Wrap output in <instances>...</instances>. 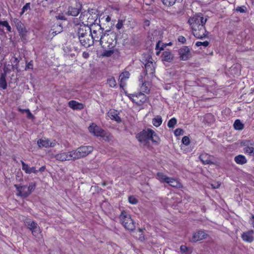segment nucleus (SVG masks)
Instances as JSON below:
<instances>
[{"instance_id": "nucleus-7", "label": "nucleus", "mask_w": 254, "mask_h": 254, "mask_svg": "<svg viewBox=\"0 0 254 254\" xmlns=\"http://www.w3.org/2000/svg\"><path fill=\"white\" fill-rule=\"evenodd\" d=\"M55 158L58 161H75L73 150L68 152H61L55 156Z\"/></svg>"}, {"instance_id": "nucleus-11", "label": "nucleus", "mask_w": 254, "mask_h": 254, "mask_svg": "<svg viewBox=\"0 0 254 254\" xmlns=\"http://www.w3.org/2000/svg\"><path fill=\"white\" fill-rule=\"evenodd\" d=\"M85 14V12H81L79 17L80 20L82 21L83 23L84 22H86V23L84 24V26L86 25L87 26H88L89 25H91V24H93L96 22H100V19H97V14H95L94 16H93L90 13L86 14V16H88V17L87 18V20L86 21H84V20Z\"/></svg>"}, {"instance_id": "nucleus-32", "label": "nucleus", "mask_w": 254, "mask_h": 254, "mask_svg": "<svg viewBox=\"0 0 254 254\" xmlns=\"http://www.w3.org/2000/svg\"><path fill=\"white\" fill-rule=\"evenodd\" d=\"M162 3L166 6L173 5L176 2H181L183 0H160Z\"/></svg>"}, {"instance_id": "nucleus-42", "label": "nucleus", "mask_w": 254, "mask_h": 254, "mask_svg": "<svg viewBox=\"0 0 254 254\" xmlns=\"http://www.w3.org/2000/svg\"><path fill=\"white\" fill-rule=\"evenodd\" d=\"M107 83L111 87H114L116 85V80L114 77H111L108 79Z\"/></svg>"}, {"instance_id": "nucleus-35", "label": "nucleus", "mask_w": 254, "mask_h": 254, "mask_svg": "<svg viewBox=\"0 0 254 254\" xmlns=\"http://www.w3.org/2000/svg\"><path fill=\"white\" fill-rule=\"evenodd\" d=\"M149 140H151L152 142L155 143H158L160 140L159 137L157 135L155 131L152 129L151 130V133L150 134Z\"/></svg>"}, {"instance_id": "nucleus-21", "label": "nucleus", "mask_w": 254, "mask_h": 254, "mask_svg": "<svg viewBox=\"0 0 254 254\" xmlns=\"http://www.w3.org/2000/svg\"><path fill=\"white\" fill-rule=\"evenodd\" d=\"M254 231L253 230H249L247 232H244L242 235V238L245 242L251 243L254 241L253 235Z\"/></svg>"}, {"instance_id": "nucleus-12", "label": "nucleus", "mask_w": 254, "mask_h": 254, "mask_svg": "<svg viewBox=\"0 0 254 254\" xmlns=\"http://www.w3.org/2000/svg\"><path fill=\"white\" fill-rule=\"evenodd\" d=\"M25 225L31 231L33 236L37 237L41 233L40 227L37 223L30 220H27L25 221Z\"/></svg>"}, {"instance_id": "nucleus-16", "label": "nucleus", "mask_w": 254, "mask_h": 254, "mask_svg": "<svg viewBox=\"0 0 254 254\" xmlns=\"http://www.w3.org/2000/svg\"><path fill=\"white\" fill-rule=\"evenodd\" d=\"M199 159L204 165L213 164L214 162L212 160L214 157L206 153H202L199 156Z\"/></svg>"}, {"instance_id": "nucleus-24", "label": "nucleus", "mask_w": 254, "mask_h": 254, "mask_svg": "<svg viewBox=\"0 0 254 254\" xmlns=\"http://www.w3.org/2000/svg\"><path fill=\"white\" fill-rule=\"evenodd\" d=\"M162 60L167 62H171L174 59V56L170 51H164L161 56Z\"/></svg>"}, {"instance_id": "nucleus-18", "label": "nucleus", "mask_w": 254, "mask_h": 254, "mask_svg": "<svg viewBox=\"0 0 254 254\" xmlns=\"http://www.w3.org/2000/svg\"><path fill=\"white\" fill-rule=\"evenodd\" d=\"M199 19V16L198 13L189 18L188 23L191 26L192 29L197 27V26H200V20Z\"/></svg>"}, {"instance_id": "nucleus-38", "label": "nucleus", "mask_w": 254, "mask_h": 254, "mask_svg": "<svg viewBox=\"0 0 254 254\" xmlns=\"http://www.w3.org/2000/svg\"><path fill=\"white\" fill-rule=\"evenodd\" d=\"M241 145L245 146V147L254 146V141L251 140H244L241 142Z\"/></svg>"}, {"instance_id": "nucleus-4", "label": "nucleus", "mask_w": 254, "mask_h": 254, "mask_svg": "<svg viewBox=\"0 0 254 254\" xmlns=\"http://www.w3.org/2000/svg\"><path fill=\"white\" fill-rule=\"evenodd\" d=\"M82 4L79 0H71L66 14L68 16H76L81 12Z\"/></svg>"}, {"instance_id": "nucleus-26", "label": "nucleus", "mask_w": 254, "mask_h": 254, "mask_svg": "<svg viewBox=\"0 0 254 254\" xmlns=\"http://www.w3.org/2000/svg\"><path fill=\"white\" fill-rule=\"evenodd\" d=\"M235 162L239 165H244L247 163V159L243 155H238L234 157Z\"/></svg>"}, {"instance_id": "nucleus-56", "label": "nucleus", "mask_w": 254, "mask_h": 254, "mask_svg": "<svg viewBox=\"0 0 254 254\" xmlns=\"http://www.w3.org/2000/svg\"><path fill=\"white\" fill-rule=\"evenodd\" d=\"M14 187L15 188L16 190L18 191V193L19 192V190H22V189H27L26 186H21L20 185H14Z\"/></svg>"}, {"instance_id": "nucleus-10", "label": "nucleus", "mask_w": 254, "mask_h": 254, "mask_svg": "<svg viewBox=\"0 0 254 254\" xmlns=\"http://www.w3.org/2000/svg\"><path fill=\"white\" fill-rule=\"evenodd\" d=\"M152 60L151 56H148L146 62L144 64L145 69L143 72L144 75H146L148 74H153L155 72V63L154 64Z\"/></svg>"}, {"instance_id": "nucleus-64", "label": "nucleus", "mask_w": 254, "mask_h": 254, "mask_svg": "<svg viewBox=\"0 0 254 254\" xmlns=\"http://www.w3.org/2000/svg\"><path fill=\"white\" fill-rule=\"evenodd\" d=\"M46 169V167L45 166H42L39 168V169L38 170V172H44Z\"/></svg>"}, {"instance_id": "nucleus-40", "label": "nucleus", "mask_w": 254, "mask_h": 254, "mask_svg": "<svg viewBox=\"0 0 254 254\" xmlns=\"http://www.w3.org/2000/svg\"><path fill=\"white\" fill-rule=\"evenodd\" d=\"M244 152L245 154L252 156L253 155V153L254 152V148L252 146L244 147Z\"/></svg>"}, {"instance_id": "nucleus-13", "label": "nucleus", "mask_w": 254, "mask_h": 254, "mask_svg": "<svg viewBox=\"0 0 254 254\" xmlns=\"http://www.w3.org/2000/svg\"><path fill=\"white\" fill-rule=\"evenodd\" d=\"M151 128H147V129H143L141 131L136 134V138L140 142L147 143L150 138V134L151 133Z\"/></svg>"}, {"instance_id": "nucleus-51", "label": "nucleus", "mask_w": 254, "mask_h": 254, "mask_svg": "<svg viewBox=\"0 0 254 254\" xmlns=\"http://www.w3.org/2000/svg\"><path fill=\"white\" fill-rule=\"evenodd\" d=\"M182 142L184 145L186 146L188 145L190 143L189 137L187 136H184L182 139Z\"/></svg>"}, {"instance_id": "nucleus-48", "label": "nucleus", "mask_w": 254, "mask_h": 254, "mask_svg": "<svg viewBox=\"0 0 254 254\" xmlns=\"http://www.w3.org/2000/svg\"><path fill=\"white\" fill-rule=\"evenodd\" d=\"M129 73L127 71L126 72L122 73L120 75V78H121V81L123 79H126L129 78Z\"/></svg>"}, {"instance_id": "nucleus-30", "label": "nucleus", "mask_w": 254, "mask_h": 254, "mask_svg": "<svg viewBox=\"0 0 254 254\" xmlns=\"http://www.w3.org/2000/svg\"><path fill=\"white\" fill-rule=\"evenodd\" d=\"M156 179L161 183H167L170 177H167L166 175L162 172H158L156 174Z\"/></svg>"}, {"instance_id": "nucleus-28", "label": "nucleus", "mask_w": 254, "mask_h": 254, "mask_svg": "<svg viewBox=\"0 0 254 254\" xmlns=\"http://www.w3.org/2000/svg\"><path fill=\"white\" fill-rule=\"evenodd\" d=\"M6 73L5 72L2 73L0 77V87L3 89H6L7 86L6 81Z\"/></svg>"}, {"instance_id": "nucleus-6", "label": "nucleus", "mask_w": 254, "mask_h": 254, "mask_svg": "<svg viewBox=\"0 0 254 254\" xmlns=\"http://www.w3.org/2000/svg\"><path fill=\"white\" fill-rule=\"evenodd\" d=\"M13 21L21 39L23 41H27L28 39V31L26 28L24 24L17 18H14Z\"/></svg>"}, {"instance_id": "nucleus-17", "label": "nucleus", "mask_w": 254, "mask_h": 254, "mask_svg": "<svg viewBox=\"0 0 254 254\" xmlns=\"http://www.w3.org/2000/svg\"><path fill=\"white\" fill-rule=\"evenodd\" d=\"M119 115V112L115 109H111L107 113L108 116L111 120H114L118 123H120L122 120Z\"/></svg>"}, {"instance_id": "nucleus-63", "label": "nucleus", "mask_w": 254, "mask_h": 254, "mask_svg": "<svg viewBox=\"0 0 254 254\" xmlns=\"http://www.w3.org/2000/svg\"><path fill=\"white\" fill-rule=\"evenodd\" d=\"M89 54L88 53H87V52H83L82 53L83 57L85 58V59L88 58L89 57Z\"/></svg>"}, {"instance_id": "nucleus-37", "label": "nucleus", "mask_w": 254, "mask_h": 254, "mask_svg": "<svg viewBox=\"0 0 254 254\" xmlns=\"http://www.w3.org/2000/svg\"><path fill=\"white\" fill-rule=\"evenodd\" d=\"M104 51L103 53V55L104 57H110L114 53V48L113 49H104Z\"/></svg>"}, {"instance_id": "nucleus-15", "label": "nucleus", "mask_w": 254, "mask_h": 254, "mask_svg": "<svg viewBox=\"0 0 254 254\" xmlns=\"http://www.w3.org/2000/svg\"><path fill=\"white\" fill-rule=\"evenodd\" d=\"M180 59L182 61H187L191 57L190 49L187 46H183L179 50Z\"/></svg>"}, {"instance_id": "nucleus-44", "label": "nucleus", "mask_w": 254, "mask_h": 254, "mask_svg": "<svg viewBox=\"0 0 254 254\" xmlns=\"http://www.w3.org/2000/svg\"><path fill=\"white\" fill-rule=\"evenodd\" d=\"M0 25H1L2 27H5L8 32L11 31V28L7 21H0Z\"/></svg>"}, {"instance_id": "nucleus-58", "label": "nucleus", "mask_w": 254, "mask_h": 254, "mask_svg": "<svg viewBox=\"0 0 254 254\" xmlns=\"http://www.w3.org/2000/svg\"><path fill=\"white\" fill-rule=\"evenodd\" d=\"M178 40L179 42H181L183 44L185 43L186 41V39L185 37L183 36H180L178 38Z\"/></svg>"}, {"instance_id": "nucleus-47", "label": "nucleus", "mask_w": 254, "mask_h": 254, "mask_svg": "<svg viewBox=\"0 0 254 254\" xmlns=\"http://www.w3.org/2000/svg\"><path fill=\"white\" fill-rule=\"evenodd\" d=\"M209 44V42L207 41H205L204 42H199L197 41L195 43V46L197 47H199L200 46H203L205 47H207Z\"/></svg>"}, {"instance_id": "nucleus-5", "label": "nucleus", "mask_w": 254, "mask_h": 254, "mask_svg": "<svg viewBox=\"0 0 254 254\" xmlns=\"http://www.w3.org/2000/svg\"><path fill=\"white\" fill-rule=\"evenodd\" d=\"M93 151L92 146H81L75 150H73L74 159L77 160L85 157Z\"/></svg>"}, {"instance_id": "nucleus-20", "label": "nucleus", "mask_w": 254, "mask_h": 254, "mask_svg": "<svg viewBox=\"0 0 254 254\" xmlns=\"http://www.w3.org/2000/svg\"><path fill=\"white\" fill-rule=\"evenodd\" d=\"M207 236V235L205 232L203 231H198L193 234L192 238V241L196 242L205 239Z\"/></svg>"}, {"instance_id": "nucleus-1", "label": "nucleus", "mask_w": 254, "mask_h": 254, "mask_svg": "<svg viewBox=\"0 0 254 254\" xmlns=\"http://www.w3.org/2000/svg\"><path fill=\"white\" fill-rule=\"evenodd\" d=\"M76 36L81 46L88 48L93 45V39H92L91 34L87 30L86 26L80 25L78 28Z\"/></svg>"}, {"instance_id": "nucleus-54", "label": "nucleus", "mask_w": 254, "mask_h": 254, "mask_svg": "<svg viewBox=\"0 0 254 254\" xmlns=\"http://www.w3.org/2000/svg\"><path fill=\"white\" fill-rule=\"evenodd\" d=\"M23 111L27 113V117L28 119H33L34 118V115L31 113V112L30 111V110L28 109H24V110H23Z\"/></svg>"}, {"instance_id": "nucleus-23", "label": "nucleus", "mask_w": 254, "mask_h": 254, "mask_svg": "<svg viewBox=\"0 0 254 254\" xmlns=\"http://www.w3.org/2000/svg\"><path fill=\"white\" fill-rule=\"evenodd\" d=\"M167 183L170 186L176 189H180L183 188V186L182 183L179 180L173 178H170Z\"/></svg>"}, {"instance_id": "nucleus-9", "label": "nucleus", "mask_w": 254, "mask_h": 254, "mask_svg": "<svg viewBox=\"0 0 254 254\" xmlns=\"http://www.w3.org/2000/svg\"><path fill=\"white\" fill-rule=\"evenodd\" d=\"M89 131L96 136H106V131L96 124L92 123L88 127Z\"/></svg>"}, {"instance_id": "nucleus-59", "label": "nucleus", "mask_w": 254, "mask_h": 254, "mask_svg": "<svg viewBox=\"0 0 254 254\" xmlns=\"http://www.w3.org/2000/svg\"><path fill=\"white\" fill-rule=\"evenodd\" d=\"M160 41H159V42L157 43V44H156V50H158V49H159V50H160V51H161V50H164V48H165V46H166V45H163L161 47H160Z\"/></svg>"}, {"instance_id": "nucleus-60", "label": "nucleus", "mask_w": 254, "mask_h": 254, "mask_svg": "<svg viewBox=\"0 0 254 254\" xmlns=\"http://www.w3.org/2000/svg\"><path fill=\"white\" fill-rule=\"evenodd\" d=\"M33 62L31 61L26 64L25 69H33Z\"/></svg>"}, {"instance_id": "nucleus-61", "label": "nucleus", "mask_w": 254, "mask_h": 254, "mask_svg": "<svg viewBox=\"0 0 254 254\" xmlns=\"http://www.w3.org/2000/svg\"><path fill=\"white\" fill-rule=\"evenodd\" d=\"M50 32H52V34H53V36H55L56 35L59 34V33H57V31H56V29H55L54 26L53 27V28L52 29H51Z\"/></svg>"}, {"instance_id": "nucleus-52", "label": "nucleus", "mask_w": 254, "mask_h": 254, "mask_svg": "<svg viewBox=\"0 0 254 254\" xmlns=\"http://www.w3.org/2000/svg\"><path fill=\"white\" fill-rule=\"evenodd\" d=\"M136 94H130L127 95V96L133 102L136 104L137 99L136 98Z\"/></svg>"}, {"instance_id": "nucleus-14", "label": "nucleus", "mask_w": 254, "mask_h": 254, "mask_svg": "<svg viewBox=\"0 0 254 254\" xmlns=\"http://www.w3.org/2000/svg\"><path fill=\"white\" fill-rule=\"evenodd\" d=\"M92 39H93V43L95 42H99L100 45H102L103 43V39L104 37V29L90 32Z\"/></svg>"}, {"instance_id": "nucleus-34", "label": "nucleus", "mask_w": 254, "mask_h": 254, "mask_svg": "<svg viewBox=\"0 0 254 254\" xmlns=\"http://www.w3.org/2000/svg\"><path fill=\"white\" fill-rule=\"evenodd\" d=\"M162 123V118L160 116H157L152 119V124L156 127H159Z\"/></svg>"}, {"instance_id": "nucleus-39", "label": "nucleus", "mask_w": 254, "mask_h": 254, "mask_svg": "<svg viewBox=\"0 0 254 254\" xmlns=\"http://www.w3.org/2000/svg\"><path fill=\"white\" fill-rule=\"evenodd\" d=\"M180 251L182 254H191V251H190L188 247L185 245H182L180 247Z\"/></svg>"}, {"instance_id": "nucleus-3", "label": "nucleus", "mask_w": 254, "mask_h": 254, "mask_svg": "<svg viewBox=\"0 0 254 254\" xmlns=\"http://www.w3.org/2000/svg\"><path fill=\"white\" fill-rule=\"evenodd\" d=\"M120 223L124 227L129 231H133L135 229V222L131 216L127 211H123L119 215Z\"/></svg>"}, {"instance_id": "nucleus-2", "label": "nucleus", "mask_w": 254, "mask_h": 254, "mask_svg": "<svg viewBox=\"0 0 254 254\" xmlns=\"http://www.w3.org/2000/svg\"><path fill=\"white\" fill-rule=\"evenodd\" d=\"M117 34L110 30L106 31L104 33L103 43L100 45L103 49H113L117 44Z\"/></svg>"}, {"instance_id": "nucleus-27", "label": "nucleus", "mask_w": 254, "mask_h": 254, "mask_svg": "<svg viewBox=\"0 0 254 254\" xmlns=\"http://www.w3.org/2000/svg\"><path fill=\"white\" fill-rule=\"evenodd\" d=\"M102 29H103V28H102L101 26L99 24V22H98V21L96 22L95 23H93V24H91V25L87 26V30H88L89 32H92L94 31V30L95 31H98Z\"/></svg>"}, {"instance_id": "nucleus-53", "label": "nucleus", "mask_w": 254, "mask_h": 254, "mask_svg": "<svg viewBox=\"0 0 254 254\" xmlns=\"http://www.w3.org/2000/svg\"><path fill=\"white\" fill-rule=\"evenodd\" d=\"M128 201L132 204H136L138 202L137 200L133 196L128 197Z\"/></svg>"}, {"instance_id": "nucleus-19", "label": "nucleus", "mask_w": 254, "mask_h": 254, "mask_svg": "<svg viewBox=\"0 0 254 254\" xmlns=\"http://www.w3.org/2000/svg\"><path fill=\"white\" fill-rule=\"evenodd\" d=\"M21 163L22 164V169L25 173L28 174H30L31 173L36 174L38 172V170H36L35 167H30L28 164H26L22 160L21 161Z\"/></svg>"}, {"instance_id": "nucleus-33", "label": "nucleus", "mask_w": 254, "mask_h": 254, "mask_svg": "<svg viewBox=\"0 0 254 254\" xmlns=\"http://www.w3.org/2000/svg\"><path fill=\"white\" fill-rule=\"evenodd\" d=\"M38 144L40 147L42 146L47 148L49 146H52V145L50 144V140L48 139H40L38 141Z\"/></svg>"}, {"instance_id": "nucleus-62", "label": "nucleus", "mask_w": 254, "mask_h": 254, "mask_svg": "<svg viewBox=\"0 0 254 254\" xmlns=\"http://www.w3.org/2000/svg\"><path fill=\"white\" fill-rule=\"evenodd\" d=\"M57 17L58 19L63 20H65L66 19L65 16L63 15H59Z\"/></svg>"}, {"instance_id": "nucleus-57", "label": "nucleus", "mask_w": 254, "mask_h": 254, "mask_svg": "<svg viewBox=\"0 0 254 254\" xmlns=\"http://www.w3.org/2000/svg\"><path fill=\"white\" fill-rule=\"evenodd\" d=\"M54 27L57 31V33H60L63 31V27L61 24H57L54 26Z\"/></svg>"}, {"instance_id": "nucleus-49", "label": "nucleus", "mask_w": 254, "mask_h": 254, "mask_svg": "<svg viewBox=\"0 0 254 254\" xmlns=\"http://www.w3.org/2000/svg\"><path fill=\"white\" fill-rule=\"evenodd\" d=\"M198 14L199 16V19L200 20V25H203L204 26L207 20V19L206 18L203 17L201 13H199Z\"/></svg>"}, {"instance_id": "nucleus-50", "label": "nucleus", "mask_w": 254, "mask_h": 254, "mask_svg": "<svg viewBox=\"0 0 254 254\" xmlns=\"http://www.w3.org/2000/svg\"><path fill=\"white\" fill-rule=\"evenodd\" d=\"M124 25V21L122 19H119L118 23L116 25V28L119 30L122 29Z\"/></svg>"}, {"instance_id": "nucleus-55", "label": "nucleus", "mask_w": 254, "mask_h": 254, "mask_svg": "<svg viewBox=\"0 0 254 254\" xmlns=\"http://www.w3.org/2000/svg\"><path fill=\"white\" fill-rule=\"evenodd\" d=\"M184 130L180 128L176 129L174 131V134L176 136H179L183 134Z\"/></svg>"}, {"instance_id": "nucleus-45", "label": "nucleus", "mask_w": 254, "mask_h": 254, "mask_svg": "<svg viewBox=\"0 0 254 254\" xmlns=\"http://www.w3.org/2000/svg\"><path fill=\"white\" fill-rule=\"evenodd\" d=\"M235 11L240 13H246L247 12V7L245 5L238 6L236 8Z\"/></svg>"}, {"instance_id": "nucleus-36", "label": "nucleus", "mask_w": 254, "mask_h": 254, "mask_svg": "<svg viewBox=\"0 0 254 254\" xmlns=\"http://www.w3.org/2000/svg\"><path fill=\"white\" fill-rule=\"evenodd\" d=\"M26 190V189H22V190H19V192L17 193V195L20 196L23 198L27 197L30 194V192H28V190Z\"/></svg>"}, {"instance_id": "nucleus-29", "label": "nucleus", "mask_w": 254, "mask_h": 254, "mask_svg": "<svg viewBox=\"0 0 254 254\" xmlns=\"http://www.w3.org/2000/svg\"><path fill=\"white\" fill-rule=\"evenodd\" d=\"M139 81H141V82H142V85L140 87L141 90L146 94L149 93L150 89L147 85V84H149V83L146 81L143 82V76L142 75L140 76Z\"/></svg>"}, {"instance_id": "nucleus-43", "label": "nucleus", "mask_w": 254, "mask_h": 254, "mask_svg": "<svg viewBox=\"0 0 254 254\" xmlns=\"http://www.w3.org/2000/svg\"><path fill=\"white\" fill-rule=\"evenodd\" d=\"M30 9V3L28 2L26 3L22 7L21 11L20 12V15H22L24 14V13L27 11L28 10Z\"/></svg>"}, {"instance_id": "nucleus-25", "label": "nucleus", "mask_w": 254, "mask_h": 254, "mask_svg": "<svg viewBox=\"0 0 254 254\" xmlns=\"http://www.w3.org/2000/svg\"><path fill=\"white\" fill-rule=\"evenodd\" d=\"M136 98L137 99L136 104L138 105H140L145 103L147 99L146 96L142 92L137 93Z\"/></svg>"}, {"instance_id": "nucleus-31", "label": "nucleus", "mask_w": 254, "mask_h": 254, "mask_svg": "<svg viewBox=\"0 0 254 254\" xmlns=\"http://www.w3.org/2000/svg\"><path fill=\"white\" fill-rule=\"evenodd\" d=\"M233 127L236 130H242L244 128L245 126L240 120L237 119L234 122Z\"/></svg>"}, {"instance_id": "nucleus-46", "label": "nucleus", "mask_w": 254, "mask_h": 254, "mask_svg": "<svg viewBox=\"0 0 254 254\" xmlns=\"http://www.w3.org/2000/svg\"><path fill=\"white\" fill-rule=\"evenodd\" d=\"M36 188V184L35 183H30L27 188L28 192H30V194L33 192Z\"/></svg>"}, {"instance_id": "nucleus-41", "label": "nucleus", "mask_w": 254, "mask_h": 254, "mask_svg": "<svg viewBox=\"0 0 254 254\" xmlns=\"http://www.w3.org/2000/svg\"><path fill=\"white\" fill-rule=\"evenodd\" d=\"M177 121L175 118L171 119L168 122V127L170 128H173L177 124Z\"/></svg>"}, {"instance_id": "nucleus-8", "label": "nucleus", "mask_w": 254, "mask_h": 254, "mask_svg": "<svg viewBox=\"0 0 254 254\" xmlns=\"http://www.w3.org/2000/svg\"><path fill=\"white\" fill-rule=\"evenodd\" d=\"M193 36L197 38L202 39L207 37L208 32L206 31L205 26L200 25L192 29Z\"/></svg>"}, {"instance_id": "nucleus-22", "label": "nucleus", "mask_w": 254, "mask_h": 254, "mask_svg": "<svg viewBox=\"0 0 254 254\" xmlns=\"http://www.w3.org/2000/svg\"><path fill=\"white\" fill-rule=\"evenodd\" d=\"M68 106L73 110H81L84 107V105L75 100H71L68 103Z\"/></svg>"}]
</instances>
